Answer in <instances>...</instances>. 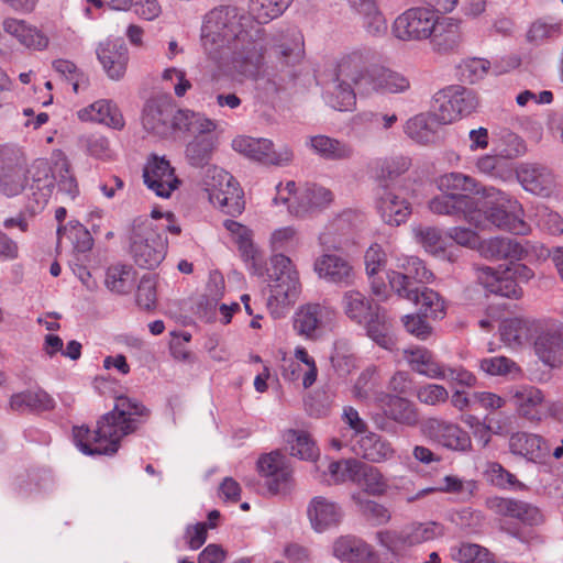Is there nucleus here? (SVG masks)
<instances>
[{
    "mask_svg": "<svg viewBox=\"0 0 563 563\" xmlns=\"http://www.w3.org/2000/svg\"><path fill=\"white\" fill-rule=\"evenodd\" d=\"M147 417L148 410L136 399L119 396L113 409L98 420L93 432L85 426L74 427L75 444L87 455H112L118 452L120 441L135 432Z\"/></svg>",
    "mask_w": 563,
    "mask_h": 563,
    "instance_id": "f257e3e1",
    "label": "nucleus"
},
{
    "mask_svg": "<svg viewBox=\"0 0 563 563\" xmlns=\"http://www.w3.org/2000/svg\"><path fill=\"white\" fill-rule=\"evenodd\" d=\"M142 123L148 133L159 137H166L174 131L208 132L217 129V122L205 114L188 109H176L167 100L146 102Z\"/></svg>",
    "mask_w": 563,
    "mask_h": 563,
    "instance_id": "f03ea898",
    "label": "nucleus"
},
{
    "mask_svg": "<svg viewBox=\"0 0 563 563\" xmlns=\"http://www.w3.org/2000/svg\"><path fill=\"white\" fill-rule=\"evenodd\" d=\"M247 34L241 30L234 9L220 7L206 14L201 26V45L213 60L228 59L235 54Z\"/></svg>",
    "mask_w": 563,
    "mask_h": 563,
    "instance_id": "7ed1b4c3",
    "label": "nucleus"
},
{
    "mask_svg": "<svg viewBox=\"0 0 563 563\" xmlns=\"http://www.w3.org/2000/svg\"><path fill=\"white\" fill-rule=\"evenodd\" d=\"M267 277L269 282L267 308L274 318H280L300 296L299 274L289 257L284 254H275L271 257Z\"/></svg>",
    "mask_w": 563,
    "mask_h": 563,
    "instance_id": "20e7f679",
    "label": "nucleus"
},
{
    "mask_svg": "<svg viewBox=\"0 0 563 563\" xmlns=\"http://www.w3.org/2000/svg\"><path fill=\"white\" fill-rule=\"evenodd\" d=\"M130 249L137 266L154 269L165 258L167 241L158 236L153 220H148L147 217H139L132 222Z\"/></svg>",
    "mask_w": 563,
    "mask_h": 563,
    "instance_id": "39448f33",
    "label": "nucleus"
},
{
    "mask_svg": "<svg viewBox=\"0 0 563 563\" xmlns=\"http://www.w3.org/2000/svg\"><path fill=\"white\" fill-rule=\"evenodd\" d=\"M444 534V528L435 521L413 522L401 530H383L376 533L377 542L386 549L389 560H397L415 545L432 541Z\"/></svg>",
    "mask_w": 563,
    "mask_h": 563,
    "instance_id": "423d86ee",
    "label": "nucleus"
},
{
    "mask_svg": "<svg viewBox=\"0 0 563 563\" xmlns=\"http://www.w3.org/2000/svg\"><path fill=\"white\" fill-rule=\"evenodd\" d=\"M397 271H391L387 277L390 288L401 298L419 302V284L431 283L434 275L424 263L416 256L397 258Z\"/></svg>",
    "mask_w": 563,
    "mask_h": 563,
    "instance_id": "0eeeda50",
    "label": "nucleus"
},
{
    "mask_svg": "<svg viewBox=\"0 0 563 563\" xmlns=\"http://www.w3.org/2000/svg\"><path fill=\"white\" fill-rule=\"evenodd\" d=\"M485 207L483 199L479 197L471 195L451 196L446 192L433 197L428 202L431 212L462 219L475 228H482L484 224Z\"/></svg>",
    "mask_w": 563,
    "mask_h": 563,
    "instance_id": "6e6552de",
    "label": "nucleus"
},
{
    "mask_svg": "<svg viewBox=\"0 0 563 563\" xmlns=\"http://www.w3.org/2000/svg\"><path fill=\"white\" fill-rule=\"evenodd\" d=\"M477 106L478 98L473 90L462 86H450L434 95L432 111L440 123L450 124L463 115L471 114Z\"/></svg>",
    "mask_w": 563,
    "mask_h": 563,
    "instance_id": "1a4fd4ad",
    "label": "nucleus"
},
{
    "mask_svg": "<svg viewBox=\"0 0 563 563\" xmlns=\"http://www.w3.org/2000/svg\"><path fill=\"white\" fill-rule=\"evenodd\" d=\"M232 148L250 159L265 165L286 166L294 158V152L288 145L275 148L274 143L268 139L236 136L232 141Z\"/></svg>",
    "mask_w": 563,
    "mask_h": 563,
    "instance_id": "9d476101",
    "label": "nucleus"
},
{
    "mask_svg": "<svg viewBox=\"0 0 563 563\" xmlns=\"http://www.w3.org/2000/svg\"><path fill=\"white\" fill-rule=\"evenodd\" d=\"M27 184L25 158L20 148L12 145L0 147V189L8 196L21 194Z\"/></svg>",
    "mask_w": 563,
    "mask_h": 563,
    "instance_id": "9b49d317",
    "label": "nucleus"
},
{
    "mask_svg": "<svg viewBox=\"0 0 563 563\" xmlns=\"http://www.w3.org/2000/svg\"><path fill=\"white\" fill-rule=\"evenodd\" d=\"M438 15L427 8H411L393 23V34L401 41H422L434 32Z\"/></svg>",
    "mask_w": 563,
    "mask_h": 563,
    "instance_id": "f8f14e48",
    "label": "nucleus"
},
{
    "mask_svg": "<svg viewBox=\"0 0 563 563\" xmlns=\"http://www.w3.org/2000/svg\"><path fill=\"white\" fill-rule=\"evenodd\" d=\"M373 59V53L368 48H356L342 54L334 67V78L340 82L355 85L361 95H364L365 85L369 79L368 64Z\"/></svg>",
    "mask_w": 563,
    "mask_h": 563,
    "instance_id": "ddd939ff",
    "label": "nucleus"
},
{
    "mask_svg": "<svg viewBox=\"0 0 563 563\" xmlns=\"http://www.w3.org/2000/svg\"><path fill=\"white\" fill-rule=\"evenodd\" d=\"M257 471L265 478V486L272 495L287 494L294 486L292 470L279 451L261 455Z\"/></svg>",
    "mask_w": 563,
    "mask_h": 563,
    "instance_id": "4468645a",
    "label": "nucleus"
},
{
    "mask_svg": "<svg viewBox=\"0 0 563 563\" xmlns=\"http://www.w3.org/2000/svg\"><path fill=\"white\" fill-rule=\"evenodd\" d=\"M533 342L538 357L550 367L563 365V325L552 319H540Z\"/></svg>",
    "mask_w": 563,
    "mask_h": 563,
    "instance_id": "2eb2a0df",
    "label": "nucleus"
},
{
    "mask_svg": "<svg viewBox=\"0 0 563 563\" xmlns=\"http://www.w3.org/2000/svg\"><path fill=\"white\" fill-rule=\"evenodd\" d=\"M271 52L272 71L290 74V69L300 64L305 57L303 37L296 30L279 34L274 38Z\"/></svg>",
    "mask_w": 563,
    "mask_h": 563,
    "instance_id": "dca6fc26",
    "label": "nucleus"
},
{
    "mask_svg": "<svg viewBox=\"0 0 563 563\" xmlns=\"http://www.w3.org/2000/svg\"><path fill=\"white\" fill-rule=\"evenodd\" d=\"M333 318L334 310L329 306L318 302L305 303L294 314V330L300 336L316 339Z\"/></svg>",
    "mask_w": 563,
    "mask_h": 563,
    "instance_id": "f3484780",
    "label": "nucleus"
},
{
    "mask_svg": "<svg viewBox=\"0 0 563 563\" xmlns=\"http://www.w3.org/2000/svg\"><path fill=\"white\" fill-rule=\"evenodd\" d=\"M504 200L503 192L497 196V200L494 198H487L484 200V224L481 229H484L486 222H490L496 228L511 232L514 234L525 235L530 231L529 224L522 219V210L520 207H515L514 212H508L501 208V201Z\"/></svg>",
    "mask_w": 563,
    "mask_h": 563,
    "instance_id": "a211bd4d",
    "label": "nucleus"
},
{
    "mask_svg": "<svg viewBox=\"0 0 563 563\" xmlns=\"http://www.w3.org/2000/svg\"><path fill=\"white\" fill-rule=\"evenodd\" d=\"M437 186L441 192H446L451 196L471 195L482 198L483 201L487 198L497 200V196L500 195V190L494 187H483L475 178L457 172L440 176L437 179Z\"/></svg>",
    "mask_w": 563,
    "mask_h": 563,
    "instance_id": "6ab92c4d",
    "label": "nucleus"
},
{
    "mask_svg": "<svg viewBox=\"0 0 563 563\" xmlns=\"http://www.w3.org/2000/svg\"><path fill=\"white\" fill-rule=\"evenodd\" d=\"M306 512L311 528L318 533L338 527L344 516L342 507L325 496L311 498Z\"/></svg>",
    "mask_w": 563,
    "mask_h": 563,
    "instance_id": "aec40b11",
    "label": "nucleus"
},
{
    "mask_svg": "<svg viewBox=\"0 0 563 563\" xmlns=\"http://www.w3.org/2000/svg\"><path fill=\"white\" fill-rule=\"evenodd\" d=\"M333 554L353 563H397V560H389L388 553L382 558L369 544L351 536L341 537L334 542Z\"/></svg>",
    "mask_w": 563,
    "mask_h": 563,
    "instance_id": "412c9836",
    "label": "nucleus"
},
{
    "mask_svg": "<svg viewBox=\"0 0 563 563\" xmlns=\"http://www.w3.org/2000/svg\"><path fill=\"white\" fill-rule=\"evenodd\" d=\"M96 54L110 79L120 80L123 78L129 63L128 47L123 40L107 38L100 42Z\"/></svg>",
    "mask_w": 563,
    "mask_h": 563,
    "instance_id": "4be33fe9",
    "label": "nucleus"
},
{
    "mask_svg": "<svg viewBox=\"0 0 563 563\" xmlns=\"http://www.w3.org/2000/svg\"><path fill=\"white\" fill-rule=\"evenodd\" d=\"M516 176L525 190L541 197L551 196L555 187L551 169L538 163H521Z\"/></svg>",
    "mask_w": 563,
    "mask_h": 563,
    "instance_id": "5701e85b",
    "label": "nucleus"
},
{
    "mask_svg": "<svg viewBox=\"0 0 563 563\" xmlns=\"http://www.w3.org/2000/svg\"><path fill=\"white\" fill-rule=\"evenodd\" d=\"M377 211L388 225L398 227L411 214V205L398 188H380L376 202Z\"/></svg>",
    "mask_w": 563,
    "mask_h": 563,
    "instance_id": "b1692460",
    "label": "nucleus"
},
{
    "mask_svg": "<svg viewBox=\"0 0 563 563\" xmlns=\"http://www.w3.org/2000/svg\"><path fill=\"white\" fill-rule=\"evenodd\" d=\"M485 504L494 514L518 519L525 525L538 526L543 522L540 509L522 500L496 496L487 498Z\"/></svg>",
    "mask_w": 563,
    "mask_h": 563,
    "instance_id": "393cba45",
    "label": "nucleus"
},
{
    "mask_svg": "<svg viewBox=\"0 0 563 563\" xmlns=\"http://www.w3.org/2000/svg\"><path fill=\"white\" fill-rule=\"evenodd\" d=\"M232 60L239 70L247 77L257 78L261 75H271V65L265 63L264 46L260 42L249 41L240 43L235 54H231Z\"/></svg>",
    "mask_w": 563,
    "mask_h": 563,
    "instance_id": "a878e982",
    "label": "nucleus"
},
{
    "mask_svg": "<svg viewBox=\"0 0 563 563\" xmlns=\"http://www.w3.org/2000/svg\"><path fill=\"white\" fill-rule=\"evenodd\" d=\"M426 434L441 445L456 451H466L472 446L467 432L457 424L440 420L429 419L424 424Z\"/></svg>",
    "mask_w": 563,
    "mask_h": 563,
    "instance_id": "bb28decb",
    "label": "nucleus"
},
{
    "mask_svg": "<svg viewBox=\"0 0 563 563\" xmlns=\"http://www.w3.org/2000/svg\"><path fill=\"white\" fill-rule=\"evenodd\" d=\"M144 183L159 197H169L177 188L178 179L168 161L154 156L143 173Z\"/></svg>",
    "mask_w": 563,
    "mask_h": 563,
    "instance_id": "cd10ccee",
    "label": "nucleus"
},
{
    "mask_svg": "<svg viewBox=\"0 0 563 563\" xmlns=\"http://www.w3.org/2000/svg\"><path fill=\"white\" fill-rule=\"evenodd\" d=\"M353 451L371 463H384L396 456L391 442L374 432L360 435L353 444Z\"/></svg>",
    "mask_w": 563,
    "mask_h": 563,
    "instance_id": "c85d7f7f",
    "label": "nucleus"
},
{
    "mask_svg": "<svg viewBox=\"0 0 563 563\" xmlns=\"http://www.w3.org/2000/svg\"><path fill=\"white\" fill-rule=\"evenodd\" d=\"M509 450L533 463H543L551 453L550 444L542 437L527 432L514 433L509 439Z\"/></svg>",
    "mask_w": 563,
    "mask_h": 563,
    "instance_id": "c756f323",
    "label": "nucleus"
},
{
    "mask_svg": "<svg viewBox=\"0 0 563 563\" xmlns=\"http://www.w3.org/2000/svg\"><path fill=\"white\" fill-rule=\"evenodd\" d=\"M410 88V81L402 74L384 67H374L365 85L364 95L401 93Z\"/></svg>",
    "mask_w": 563,
    "mask_h": 563,
    "instance_id": "7c9ffc66",
    "label": "nucleus"
},
{
    "mask_svg": "<svg viewBox=\"0 0 563 563\" xmlns=\"http://www.w3.org/2000/svg\"><path fill=\"white\" fill-rule=\"evenodd\" d=\"M316 273L328 282L349 286L354 283L355 273L352 265L345 258L325 254L314 262Z\"/></svg>",
    "mask_w": 563,
    "mask_h": 563,
    "instance_id": "2f4dec72",
    "label": "nucleus"
},
{
    "mask_svg": "<svg viewBox=\"0 0 563 563\" xmlns=\"http://www.w3.org/2000/svg\"><path fill=\"white\" fill-rule=\"evenodd\" d=\"M476 276L479 284L492 294L515 299H519L523 295L522 288L511 277V274L501 277L494 268L482 266L476 268Z\"/></svg>",
    "mask_w": 563,
    "mask_h": 563,
    "instance_id": "473e14b6",
    "label": "nucleus"
},
{
    "mask_svg": "<svg viewBox=\"0 0 563 563\" xmlns=\"http://www.w3.org/2000/svg\"><path fill=\"white\" fill-rule=\"evenodd\" d=\"M306 145L325 161H349L354 156V148L350 143L324 134L309 136Z\"/></svg>",
    "mask_w": 563,
    "mask_h": 563,
    "instance_id": "72a5a7b5",
    "label": "nucleus"
},
{
    "mask_svg": "<svg viewBox=\"0 0 563 563\" xmlns=\"http://www.w3.org/2000/svg\"><path fill=\"white\" fill-rule=\"evenodd\" d=\"M404 357L410 368L431 379H446V365L440 363L431 351L426 347H415L404 351Z\"/></svg>",
    "mask_w": 563,
    "mask_h": 563,
    "instance_id": "f704fd0d",
    "label": "nucleus"
},
{
    "mask_svg": "<svg viewBox=\"0 0 563 563\" xmlns=\"http://www.w3.org/2000/svg\"><path fill=\"white\" fill-rule=\"evenodd\" d=\"M3 31L16 38L26 48L43 51L48 46V37L36 26L27 24L24 20L7 18L2 22Z\"/></svg>",
    "mask_w": 563,
    "mask_h": 563,
    "instance_id": "c9c22d12",
    "label": "nucleus"
},
{
    "mask_svg": "<svg viewBox=\"0 0 563 563\" xmlns=\"http://www.w3.org/2000/svg\"><path fill=\"white\" fill-rule=\"evenodd\" d=\"M79 120L104 124L114 130L124 128V118L115 103L110 100H98L77 112Z\"/></svg>",
    "mask_w": 563,
    "mask_h": 563,
    "instance_id": "e433bc0d",
    "label": "nucleus"
},
{
    "mask_svg": "<svg viewBox=\"0 0 563 563\" xmlns=\"http://www.w3.org/2000/svg\"><path fill=\"white\" fill-rule=\"evenodd\" d=\"M517 412L529 420H540L545 400L544 393L532 385H522L511 391Z\"/></svg>",
    "mask_w": 563,
    "mask_h": 563,
    "instance_id": "4c0bfd02",
    "label": "nucleus"
},
{
    "mask_svg": "<svg viewBox=\"0 0 563 563\" xmlns=\"http://www.w3.org/2000/svg\"><path fill=\"white\" fill-rule=\"evenodd\" d=\"M540 325V320L536 319H507L500 325V336L508 346L518 347L534 340Z\"/></svg>",
    "mask_w": 563,
    "mask_h": 563,
    "instance_id": "58836bf2",
    "label": "nucleus"
},
{
    "mask_svg": "<svg viewBox=\"0 0 563 563\" xmlns=\"http://www.w3.org/2000/svg\"><path fill=\"white\" fill-rule=\"evenodd\" d=\"M360 467L362 462L355 459L329 461L325 470H321V465H314V478L327 484H341L347 481L355 483Z\"/></svg>",
    "mask_w": 563,
    "mask_h": 563,
    "instance_id": "ea45409f",
    "label": "nucleus"
},
{
    "mask_svg": "<svg viewBox=\"0 0 563 563\" xmlns=\"http://www.w3.org/2000/svg\"><path fill=\"white\" fill-rule=\"evenodd\" d=\"M430 37L432 46L437 52H452L459 47L462 41L460 23L451 18H437L434 32Z\"/></svg>",
    "mask_w": 563,
    "mask_h": 563,
    "instance_id": "a19ab883",
    "label": "nucleus"
},
{
    "mask_svg": "<svg viewBox=\"0 0 563 563\" xmlns=\"http://www.w3.org/2000/svg\"><path fill=\"white\" fill-rule=\"evenodd\" d=\"M213 131L191 132L195 136L187 143L185 150L186 159L191 166L203 167L211 159L218 142L217 137L212 134Z\"/></svg>",
    "mask_w": 563,
    "mask_h": 563,
    "instance_id": "79ce46f5",
    "label": "nucleus"
},
{
    "mask_svg": "<svg viewBox=\"0 0 563 563\" xmlns=\"http://www.w3.org/2000/svg\"><path fill=\"white\" fill-rule=\"evenodd\" d=\"M441 123L434 111L432 113H419L410 118L405 124V133L419 144H430L437 139L438 126Z\"/></svg>",
    "mask_w": 563,
    "mask_h": 563,
    "instance_id": "37998d69",
    "label": "nucleus"
},
{
    "mask_svg": "<svg viewBox=\"0 0 563 563\" xmlns=\"http://www.w3.org/2000/svg\"><path fill=\"white\" fill-rule=\"evenodd\" d=\"M9 406L12 411L42 412L54 409L55 401L51 395L43 389L25 390L11 396Z\"/></svg>",
    "mask_w": 563,
    "mask_h": 563,
    "instance_id": "c03bdc74",
    "label": "nucleus"
},
{
    "mask_svg": "<svg viewBox=\"0 0 563 563\" xmlns=\"http://www.w3.org/2000/svg\"><path fill=\"white\" fill-rule=\"evenodd\" d=\"M367 335L380 347L393 351L396 346V339L393 334L391 323L386 312L376 310L365 320Z\"/></svg>",
    "mask_w": 563,
    "mask_h": 563,
    "instance_id": "a18cd8bd",
    "label": "nucleus"
},
{
    "mask_svg": "<svg viewBox=\"0 0 563 563\" xmlns=\"http://www.w3.org/2000/svg\"><path fill=\"white\" fill-rule=\"evenodd\" d=\"M341 308L351 321L362 324L378 307L361 291L351 289L343 292Z\"/></svg>",
    "mask_w": 563,
    "mask_h": 563,
    "instance_id": "49530a36",
    "label": "nucleus"
},
{
    "mask_svg": "<svg viewBox=\"0 0 563 563\" xmlns=\"http://www.w3.org/2000/svg\"><path fill=\"white\" fill-rule=\"evenodd\" d=\"M385 415L391 420L407 426L418 422V413L415 405L408 399L397 395L386 394L380 398Z\"/></svg>",
    "mask_w": 563,
    "mask_h": 563,
    "instance_id": "de8ad7c7",
    "label": "nucleus"
},
{
    "mask_svg": "<svg viewBox=\"0 0 563 563\" xmlns=\"http://www.w3.org/2000/svg\"><path fill=\"white\" fill-rule=\"evenodd\" d=\"M411 165L406 156L385 158L377 162L376 177L380 188H397L396 180L405 174Z\"/></svg>",
    "mask_w": 563,
    "mask_h": 563,
    "instance_id": "09e8293b",
    "label": "nucleus"
},
{
    "mask_svg": "<svg viewBox=\"0 0 563 563\" xmlns=\"http://www.w3.org/2000/svg\"><path fill=\"white\" fill-rule=\"evenodd\" d=\"M355 85L333 79V87L325 95L327 103L339 111H352L356 106Z\"/></svg>",
    "mask_w": 563,
    "mask_h": 563,
    "instance_id": "8fccbe9b",
    "label": "nucleus"
},
{
    "mask_svg": "<svg viewBox=\"0 0 563 563\" xmlns=\"http://www.w3.org/2000/svg\"><path fill=\"white\" fill-rule=\"evenodd\" d=\"M228 229L238 234L239 251L243 260L250 265L253 274L263 275L258 264V254L251 240L250 231L238 222H230Z\"/></svg>",
    "mask_w": 563,
    "mask_h": 563,
    "instance_id": "3c124183",
    "label": "nucleus"
},
{
    "mask_svg": "<svg viewBox=\"0 0 563 563\" xmlns=\"http://www.w3.org/2000/svg\"><path fill=\"white\" fill-rule=\"evenodd\" d=\"M286 441L289 445L290 454L301 460L316 461L319 456V449L303 431L289 430L286 435Z\"/></svg>",
    "mask_w": 563,
    "mask_h": 563,
    "instance_id": "603ef678",
    "label": "nucleus"
},
{
    "mask_svg": "<svg viewBox=\"0 0 563 563\" xmlns=\"http://www.w3.org/2000/svg\"><path fill=\"white\" fill-rule=\"evenodd\" d=\"M68 240L74 250L84 253L91 249L92 238L89 231L80 223H69L57 229V244H62L63 240Z\"/></svg>",
    "mask_w": 563,
    "mask_h": 563,
    "instance_id": "864d4df0",
    "label": "nucleus"
},
{
    "mask_svg": "<svg viewBox=\"0 0 563 563\" xmlns=\"http://www.w3.org/2000/svg\"><path fill=\"white\" fill-rule=\"evenodd\" d=\"M291 0H251L250 13L261 24L268 23L279 16Z\"/></svg>",
    "mask_w": 563,
    "mask_h": 563,
    "instance_id": "5fc2aeb1",
    "label": "nucleus"
},
{
    "mask_svg": "<svg viewBox=\"0 0 563 563\" xmlns=\"http://www.w3.org/2000/svg\"><path fill=\"white\" fill-rule=\"evenodd\" d=\"M134 282V271L129 265L117 264L110 266L106 275V286L112 292L126 294Z\"/></svg>",
    "mask_w": 563,
    "mask_h": 563,
    "instance_id": "6e6d98bb",
    "label": "nucleus"
},
{
    "mask_svg": "<svg viewBox=\"0 0 563 563\" xmlns=\"http://www.w3.org/2000/svg\"><path fill=\"white\" fill-rule=\"evenodd\" d=\"M355 483L362 484L366 493L373 496H382L388 489V483L384 474L377 467L364 463L357 472Z\"/></svg>",
    "mask_w": 563,
    "mask_h": 563,
    "instance_id": "4d7b16f0",
    "label": "nucleus"
},
{
    "mask_svg": "<svg viewBox=\"0 0 563 563\" xmlns=\"http://www.w3.org/2000/svg\"><path fill=\"white\" fill-rule=\"evenodd\" d=\"M453 560L460 563H492L494 554L486 548L475 543H462L452 553Z\"/></svg>",
    "mask_w": 563,
    "mask_h": 563,
    "instance_id": "13d9d810",
    "label": "nucleus"
},
{
    "mask_svg": "<svg viewBox=\"0 0 563 563\" xmlns=\"http://www.w3.org/2000/svg\"><path fill=\"white\" fill-rule=\"evenodd\" d=\"M233 176L217 166H208L203 170L200 181L201 187L208 194V197H219V190L233 180Z\"/></svg>",
    "mask_w": 563,
    "mask_h": 563,
    "instance_id": "bf43d9fd",
    "label": "nucleus"
},
{
    "mask_svg": "<svg viewBox=\"0 0 563 563\" xmlns=\"http://www.w3.org/2000/svg\"><path fill=\"white\" fill-rule=\"evenodd\" d=\"M415 303L421 306V311L426 317L441 319L445 313L442 297L437 291L424 286L419 288V302Z\"/></svg>",
    "mask_w": 563,
    "mask_h": 563,
    "instance_id": "052dcab7",
    "label": "nucleus"
},
{
    "mask_svg": "<svg viewBox=\"0 0 563 563\" xmlns=\"http://www.w3.org/2000/svg\"><path fill=\"white\" fill-rule=\"evenodd\" d=\"M490 68V63L484 58H466L457 66L460 79L475 84L483 79Z\"/></svg>",
    "mask_w": 563,
    "mask_h": 563,
    "instance_id": "680f3d73",
    "label": "nucleus"
},
{
    "mask_svg": "<svg viewBox=\"0 0 563 563\" xmlns=\"http://www.w3.org/2000/svg\"><path fill=\"white\" fill-rule=\"evenodd\" d=\"M484 476L490 484L499 488L521 487L522 484L517 479L516 475L504 468L497 462H488L484 471Z\"/></svg>",
    "mask_w": 563,
    "mask_h": 563,
    "instance_id": "e2e57ef3",
    "label": "nucleus"
},
{
    "mask_svg": "<svg viewBox=\"0 0 563 563\" xmlns=\"http://www.w3.org/2000/svg\"><path fill=\"white\" fill-rule=\"evenodd\" d=\"M243 196L244 195L242 189L235 179H233L225 186V192L223 194V197H220L221 210L233 217L241 214L245 207Z\"/></svg>",
    "mask_w": 563,
    "mask_h": 563,
    "instance_id": "0e129e2a",
    "label": "nucleus"
},
{
    "mask_svg": "<svg viewBox=\"0 0 563 563\" xmlns=\"http://www.w3.org/2000/svg\"><path fill=\"white\" fill-rule=\"evenodd\" d=\"M483 372L492 376L518 375L520 367L506 356H494L483 358L479 363Z\"/></svg>",
    "mask_w": 563,
    "mask_h": 563,
    "instance_id": "69168bd1",
    "label": "nucleus"
},
{
    "mask_svg": "<svg viewBox=\"0 0 563 563\" xmlns=\"http://www.w3.org/2000/svg\"><path fill=\"white\" fill-rule=\"evenodd\" d=\"M53 176L57 183L58 190L74 198L78 191L77 183L69 169L67 159L62 158L55 163Z\"/></svg>",
    "mask_w": 563,
    "mask_h": 563,
    "instance_id": "338daca9",
    "label": "nucleus"
},
{
    "mask_svg": "<svg viewBox=\"0 0 563 563\" xmlns=\"http://www.w3.org/2000/svg\"><path fill=\"white\" fill-rule=\"evenodd\" d=\"M503 260L515 261L529 260L536 253V246L529 241H518L510 238H504Z\"/></svg>",
    "mask_w": 563,
    "mask_h": 563,
    "instance_id": "774afa93",
    "label": "nucleus"
}]
</instances>
